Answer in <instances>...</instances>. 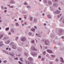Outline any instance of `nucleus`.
Returning <instances> with one entry per match:
<instances>
[{
  "label": "nucleus",
  "instance_id": "46",
  "mask_svg": "<svg viewBox=\"0 0 64 64\" xmlns=\"http://www.w3.org/2000/svg\"><path fill=\"white\" fill-rule=\"evenodd\" d=\"M42 15L43 16H44V14H43Z\"/></svg>",
  "mask_w": 64,
  "mask_h": 64
},
{
  "label": "nucleus",
  "instance_id": "28",
  "mask_svg": "<svg viewBox=\"0 0 64 64\" xmlns=\"http://www.w3.org/2000/svg\"><path fill=\"white\" fill-rule=\"evenodd\" d=\"M45 53H46V52H44L43 53V54H44Z\"/></svg>",
  "mask_w": 64,
  "mask_h": 64
},
{
  "label": "nucleus",
  "instance_id": "11",
  "mask_svg": "<svg viewBox=\"0 0 64 64\" xmlns=\"http://www.w3.org/2000/svg\"><path fill=\"white\" fill-rule=\"evenodd\" d=\"M9 28H6V31H7L8 30H9Z\"/></svg>",
  "mask_w": 64,
  "mask_h": 64
},
{
  "label": "nucleus",
  "instance_id": "61",
  "mask_svg": "<svg viewBox=\"0 0 64 64\" xmlns=\"http://www.w3.org/2000/svg\"><path fill=\"white\" fill-rule=\"evenodd\" d=\"M1 19V17H0V19Z\"/></svg>",
  "mask_w": 64,
  "mask_h": 64
},
{
  "label": "nucleus",
  "instance_id": "50",
  "mask_svg": "<svg viewBox=\"0 0 64 64\" xmlns=\"http://www.w3.org/2000/svg\"><path fill=\"white\" fill-rule=\"evenodd\" d=\"M22 26H24V24H22Z\"/></svg>",
  "mask_w": 64,
  "mask_h": 64
},
{
  "label": "nucleus",
  "instance_id": "47",
  "mask_svg": "<svg viewBox=\"0 0 64 64\" xmlns=\"http://www.w3.org/2000/svg\"><path fill=\"white\" fill-rule=\"evenodd\" d=\"M63 22L64 23V19L63 20Z\"/></svg>",
  "mask_w": 64,
  "mask_h": 64
},
{
  "label": "nucleus",
  "instance_id": "54",
  "mask_svg": "<svg viewBox=\"0 0 64 64\" xmlns=\"http://www.w3.org/2000/svg\"><path fill=\"white\" fill-rule=\"evenodd\" d=\"M1 22V20H0V22Z\"/></svg>",
  "mask_w": 64,
  "mask_h": 64
},
{
  "label": "nucleus",
  "instance_id": "44",
  "mask_svg": "<svg viewBox=\"0 0 64 64\" xmlns=\"http://www.w3.org/2000/svg\"><path fill=\"white\" fill-rule=\"evenodd\" d=\"M34 27L35 28H36V29L37 28V27H36V26H35Z\"/></svg>",
  "mask_w": 64,
  "mask_h": 64
},
{
  "label": "nucleus",
  "instance_id": "14",
  "mask_svg": "<svg viewBox=\"0 0 64 64\" xmlns=\"http://www.w3.org/2000/svg\"><path fill=\"white\" fill-rule=\"evenodd\" d=\"M48 3L49 4H52L51 2L50 1H49L48 2Z\"/></svg>",
  "mask_w": 64,
  "mask_h": 64
},
{
  "label": "nucleus",
  "instance_id": "31",
  "mask_svg": "<svg viewBox=\"0 0 64 64\" xmlns=\"http://www.w3.org/2000/svg\"><path fill=\"white\" fill-rule=\"evenodd\" d=\"M58 9L59 10H61V9H60V8H59Z\"/></svg>",
  "mask_w": 64,
  "mask_h": 64
},
{
  "label": "nucleus",
  "instance_id": "2",
  "mask_svg": "<svg viewBox=\"0 0 64 64\" xmlns=\"http://www.w3.org/2000/svg\"><path fill=\"white\" fill-rule=\"evenodd\" d=\"M60 59L61 62H62V63H63L64 62V61H63V58H60Z\"/></svg>",
  "mask_w": 64,
  "mask_h": 64
},
{
  "label": "nucleus",
  "instance_id": "4",
  "mask_svg": "<svg viewBox=\"0 0 64 64\" xmlns=\"http://www.w3.org/2000/svg\"><path fill=\"white\" fill-rule=\"evenodd\" d=\"M12 48L13 49H15L16 48V46L14 45H13L12 46Z\"/></svg>",
  "mask_w": 64,
  "mask_h": 64
},
{
  "label": "nucleus",
  "instance_id": "10",
  "mask_svg": "<svg viewBox=\"0 0 64 64\" xmlns=\"http://www.w3.org/2000/svg\"><path fill=\"white\" fill-rule=\"evenodd\" d=\"M28 59L29 60L31 61V60H32V58H29Z\"/></svg>",
  "mask_w": 64,
  "mask_h": 64
},
{
  "label": "nucleus",
  "instance_id": "19",
  "mask_svg": "<svg viewBox=\"0 0 64 64\" xmlns=\"http://www.w3.org/2000/svg\"><path fill=\"white\" fill-rule=\"evenodd\" d=\"M24 5H27V4L26 3V2H24Z\"/></svg>",
  "mask_w": 64,
  "mask_h": 64
},
{
  "label": "nucleus",
  "instance_id": "55",
  "mask_svg": "<svg viewBox=\"0 0 64 64\" xmlns=\"http://www.w3.org/2000/svg\"><path fill=\"white\" fill-rule=\"evenodd\" d=\"M53 5L54 6V5H55V4H54Z\"/></svg>",
  "mask_w": 64,
  "mask_h": 64
},
{
  "label": "nucleus",
  "instance_id": "38",
  "mask_svg": "<svg viewBox=\"0 0 64 64\" xmlns=\"http://www.w3.org/2000/svg\"><path fill=\"white\" fill-rule=\"evenodd\" d=\"M9 51H10V50H11V48H9Z\"/></svg>",
  "mask_w": 64,
  "mask_h": 64
},
{
  "label": "nucleus",
  "instance_id": "32",
  "mask_svg": "<svg viewBox=\"0 0 64 64\" xmlns=\"http://www.w3.org/2000/svg\"><path fill=\"white\" fill-rule=\"evenodd\" d=\"M8 49V48H6V50H7Z\"/></svg>",
  "mask_w": 64,
  "mask_h": 64
},
{
  "label": "nucleus",
  "instance_id": "57",
  "mask_svg": "<svg viewBox=\"0 0 64 64\" xmlns=\"http://www.w3.org/2000/svg\"><path fill=\"white\" fill-rule=\"evenodd\" d=\"M40 1H41V0H39Z\"/></svg>",
  "mask_w": 64,
  "mask_h": 64
},
{
  "label": "nucleus",
  "instance_id": "56",
  "mask_svg": "<svg viewBox=\"0 0 64 64\" xmlns=\"http://www.w3.org/2000/svg\"><path fill=\"white\" fill-rule=\"evenodd\" d=\"M1 28L0 27V30H1Z\"/></svg>",
  "mask_w": 64,
  "mask_h": 64
},
{
  "label": "nucleus",
  "instance_id": "64",
  "mask_svg": "<svg viewBox=\"0 0 64 64\" xmlns=\"http://www.w3.org/2000/svg\"><path fill=\"white\" fill-rule=\"evenodd\" d=\"M52 63V62H50V63Z\"/></svg>",
  "mask_w": 64,
  "mask_h": 64
},
{
  "label": "nucleus",
  "instance_id": "48",
  "mask_svg": "<svg viewBox=\"0 0 64 64\" xmlns=\"http://www.w3.org/2000/svg\"><path fill=\"white\" fill-rule=\"evenodd\" d=\"M9 35H10L11 34V33L10 32L9 33Z\"/></svg>",
  "mask_w": 64,
  "mask_h": 64
},
{
  "label": "nucleus",
  "instance_id": "18",
  "mask_svg": "<svg viewBox=\"0 0 64 64\" xmlns=\"http://www.w3.org/2000/svg\"><path fill=\"white\" fill-rule=\"evenodd\" d=\"M2 45H4V44H0V46H1Z\"/></svg>",
  "mask_w": 64,
  "mask_h": 64
},
{
  "label": "nucleus",
  "instance_id": "24",
  "mask_svg": "<svg viewBox=\"0 0 64 64\" xmlns=\"http://www.w3.org/2000/svg\"><path fill=\"white\" fill-rule=\"evenodd\" d=\"M32 55H33V56H35V55H36V53H35L34 54H33Z\"/></svg>",
  "mask_w": 64,
  "mask_h": 64
},
{
  "label": "nucleus",
  "instance_id": "35",
  "mask_svg": "<svg viewBox=\"0 0 64 64\" xmlns=\"http://www.w3.org/2000/svg\"><path fill=\"white\" fill-rule=\"evenodd\" d=\"M24 19H26V16H24Z\"/></svg>",
  "mask_w": 64,
  "mask_h": 64
},
{
  "label": "nucleus",
  "instance_id": "41",
  "mask_svg": "<svg viewBox=\"0 0 64 64\" xmlns=\"http://www.w3.org/2000/svg\"><path fill=\"white\" fill-rule=\"evenodd\" d=\"M18 39V37H16V39L17 40V39Z\"/></svg>",
  "mask_w": 64,
  "mask_h": 64
},
{
  "label": "nucleus",
  "instance_id": "7",
  "mask_svg": "<svg viewBox=\"0 0 64 64\" xmlns=\"http://www.w3.org/2000/svg\"><path fill=\"white\" fill-rule=\"evenodd\" d=\"M6 43V44H8V43H10V41H7Z\"/></svg>",
  "mask_w": 64,
  "mask_h": 64
},
{
  "label": "nucleus",
  "instance_id": "49",
  "mask_svg": "<svg viewBox=\"0 0 64 64\" xmlns=\"http://www.w3.org/2000/svg\"><path fill=\"white\" fill-rule=\"evenodd\" d=\"M6 10H5L4 11V12H5V13H6Z\"/></svg>",
  "mask_w": 64,
  "mask_h": 64
},
{
  "label": "nucleus",
  "instance_id": "60",
  "mask_svg": "<svg viewBox=\"0 0 64 64\" xmlns=\"http://www.w3.org/2000/svg\"><path fill=\"white\" fill-rule=\"evenodd\" d=\"M54 48H55V47H54Z\"/></svg>",
  "mask_w": 64,
  "mask_h": 64
},
{
  "label": "nucleus",
  "instance_id": "23",
  "mask_svg": "<svg viewBox=\"0 0 64 64\" xmlns=\"http://www.w3.org/2000/svg\"><path fill=\"white\" fill-rule=\"evenodd\" d=\"M10 2L11 3H13V1H11Z\"/></svg>",
  "mask_w": 64,
  "mask_h": 64
},
{
  "label": "nucleus",
  "instance_id": "26",
  "mask_svg": "<svg viewBox=\"0 0 64 64\" xmlns=\"http://www.w3.org/2000/svg\"><path fill=\"white\" fill-rule=\"evenodd\" d=\"M6 62H7V61H6V60H5V61H4V63H6Z\"/></svg>",
  "mask_w": 64,
  "mask_h": 64
},
{
  "label": "nucleus",
  "instance_id": "34",
  "mask_svg": "<svg viewBox=\"0 0 64 64\" xmlns=\"http://www.w3.org/2000/svg\"><path fill=\"white\" fill-rule=\"evenodd\" d=\"M62 39H64V36H62Z\"/></svg>",
  "mask_w": 64,
  "mask_h": 64
},
{
  "label": "nucleus",
  "instance_id": "21",
  "mask_svg": "<svg viewBox=\"0 0 64 64\" xmlns=\"http://www.w3.org/2000/svg\"><path fill=\"white\" fill-rule=\"evenodd\" d=\"M14 60H17L18 59V58H16L14 59Z\"/></svg>",
  "mask_w": 64,
  "mask_h": 64
},
{
  "label": "nucleus",
  "instance_id": "36",
  "mask_svg": "<svg viewBox=\"0 0 64 64\" xmlns=\"http://www.w3.org/2000/svg\"><path fill=\"white\" fill-rule=\"evenodd\" d=\"M44 26H46V24H44Z\"/></svg>",
  "mask_w": 64,
  "mask_h": 64
},
{
  "label": "nucleus",
  "instance_id": "40",
  "mask_svg": "<svg viewBox=\"0 0 64 64\" xmlns=\"http://www.w3.org/2000/svg\"><path fill=\"white\" fill-rule=\"evenodd\" d=\"M1 62H2V61H1V60H0V63H1Z\"/></svg>",
  "mask_w": 64,
  "mask_h": 64
},
{
  "label": "nucleus",
  "instance_id": "27",
  "mask_svg": "<svg viewBox=\"0 0 64 64\" xmlns=\"http://www.w3.org/2000/svg\"><path fill=\"white\" fill-rule=\"evenodd\" d=\"M41 56H38V58H41Z\"/></svg>",
  "mask_w": 64,
  "mask_h": 64
},
{
  "label": "nucleus",
  "instance_id": "5",
  "mask_svg": "<svg viewBox=\"0 0 64 64\" xmlns=\"http://www.w3.org/2000/svg\"><path fill=\"white\" fill-rule=\"evenodd\" d=\"M59 13H60V12H59V11L58 10L57 11H56V14H59Z\"/></svg>",
  "mask_w": 64,
  "mask_h": 64
},
{
  "label": "nucleus",
  "instance_id": "59",
  "mask_svg": "<svg viewBox=\"0 0 64 64\" xmlns=\"http://www.w3.org/2000/svg\"><path fill=\"white\" fill-rule=\"evenodd\" d=\"M12 8H13V6H12Z\"/></svg>",
  "mask_w": 64,
  "mask_h": 64
},
{
  "label": "nucleus",
  "instance_id": "20",
  "mask_svg": "<svg viewBox=\"0 0 64 64\" xmlns=\"http://www.w3.org/2000/svg\"><path fill=\"white\" fill-rule=\"evenodd\" d=\"M30 21H32V18H31L30 19Z\"/></svg>",
  "mask_w": 64,
  "mask_h": 64
},
{
  "label": "nucleus",
  "instance_id": "12",
  "mask_svg": "<svg viewBox=\"0 0 64 64\" xmlns=\"http://www.w3.org/2000/svg\"><path fill=\"white\" fill-rule=\"evenodd\" d=\"M32 34L31 33V32H30L28 33V34L29 35H31Z\"/></svg>",
  "mask_w": 64,
  "mask_h": 64
},
{
  "label": "nucleus",
  "instance_id": "39",
  "mask_svg": "<svg viewBox=\"0 0 64 64\" xmlns=\"http://www.w3.org/2000/svg\"><path fill=\"white\" fill-rule=\"evenodd\" d=\"M27 8H30V6H27Z\"/></svg>",
  "mask_w": 64,
  "mask_h": 64
},
{
  "label": "nucleus",
  "instance_id": "53",
  "mask_svg": "<svg viewBox=\"0 0 64 64\" xmlns=\"http://www.w3.org/2000/svg\"><path fill=\"white\" fill-rule=\"evenodd\" d=\"M25 24H26V22H25Z\"/></svg>",
  "mask_w": 64,
  "mask_h": 64
},
{
  "label": "nucleus",
  "instance_id": "52",
  "mask_svg": "<svg viewBox=\"0 0 64 64\" xmlns=\"http://www.w3.org/2000/svg\"><path fill=\"white\" fill-rule=\"evenodd\" d=\"M37 35H38V34H36V36H37Z\"/></svg>",
  "mask_w": 64,
  "mask_h": 64
},
{
  "label": "nucleus",
  "instance_id": "22",
  "mask_svg": "<svg viewBox=\"0 0 64 64\" xmlns=\"http://www.w3.org/2000/svg\"><path fill=\"white\" fill-rule=\"evenodd\" d=\"M33 50H35V51H37V50H36V49L35 48H33Z\"/></svg>",
  "mask_w": 64,
  "mask_h": 64
},
{
  "label": "nucleus",
  "instance_id": "13",
  "mask_svg": "<svg viewBox=\"0 0 64 64\" xmlns=\"http://www.w3.org/2000/svg\"><path fill=\"white\" fill-rule=\"evenodd\" d=\"M20 61H22V62L23 61V60H22V58H20Z\"/></svg>",
  "mask_w": 64,
  "mask_h": 64
},
{
  "label": "nucleus",
  "instance_id": "43",
  "mask_svg": "<svg viewBox=\"0 0 64 64\" xmlns=\"http://www.w3.org/2000/svg\"><path fill=\"white\" fill-rule=\"evenodd\" d=\"M4 9H7V8L5 7V8H4Z\"/></svg>",
  "mask_w": 64,
  "mask_h": 64
},
{
  "label": "nucleus",
  "instance_id": "15",
  "mask_svg": "<svg viewBox=\"0 0 64 64\" xmlns=\"http://www.w3.org/2000/svg\"><path fill=\"white\" fill-rule=\"evenodd\" d=\"M16 25L17 26H19V24H18V23H16Z\"/></svg>",
  "mask_w": 64,
  "mask_h": 64
},
{
  "label": "nucleus",
  "instance_id": "6",
  "mask_svg": "<svg viewBox=\"0 0 64 64\" xmlns=\"http://www.w3.org/2000/svg\"><path fill=\"white\" fill-rule=\"evenodd\" d=\"M31 30L32 31H33V32H34V31H35V29L34 28L31 29Z\"/></svg>",
  "mask_w": 64,
  "mask_h": 64
},
{
  "label": "nucleus",
  "instance_id": "51",
  "mask_svg": "<svg viewBox=\"0 0 64 64\" xmlns=\"http://www.w3.org/2000/svg\"><path fill=\"white\" fill-rule=\"evenodd\" d=\"M14 21H17V20H16V19H15Z\"/></svg>",
  "mask_w": 64,
  "mask_h": 64
},
{
  "label": "nucleus",
  "instance_id": "16",
  "mask_svg": "<svg viewBox=\"0 0 64 64\" xmlns=\"http://www.w3.org/2000/svg\"><path fill=\"white\" fill-rule=\"evenodd\" d=\"M11 53H10V54L11 55V56H13V55L12 54H11Z\"/></svg>",
  "mask_w": 64,
  "mask_h": 64
},
{
  "label": "nucleus",
  "instance_id": "1",
  "mask_svg": "<svg viewBox=\"0 0 64 64\" xmlns=\"http://www.w3.org/2000/svg\"><path fill=\"white\" fill-rule=\"evenodd\" d=\"M21 40L22 41H25L26 40V38H23Z\"/></svg>",
  "mask_w": 64,
  "mask_h": 64
},
{
  "label": "nucleus",
  "instance_id": "58",
  "mask_svg": "<svg viewBox=\"0 0 64 64\" xmlns=\"http://www.w3.org/2000/svg\"><path fill=\"white\" fill-rule=\"evenodd\" d=\"M46 49H47V48L46 47Z\"/></svg>",
  "mask_w": 64,
  "mask_h": 64
},
{
  "label": "nucleus",
  "instance_id": "3",
  "mask_svg": "<svg viewBox=\"0 0 64 64\" xmlns=\"http://www.w3.org/2000/svg\"><path fill=\"white\" fill-rule=\"evenodd\" d=\"M47 51L49 53H52V51L50 50H47Z\"/></svg>",
  "mask_w": 64,
  "mask_h": 64
},
{
  "label": "nucleus",
  "instance_id": "8",
  "mask_svg": "<svg viewBox=\"0 0 64 64\" xmlns=\"http://www.w3.org/2000/svg\"><path fill=\"white\" fill-rule=\"evenodd\" d=\"M3 36V35H1L0 34V38H1Z\"/></svg>",
  "mask_w": 64,
  "mask_h": 64
},
{
  "label": "nucleus",
  "instance_id": "17",
  "mask_svg": "<svg viewBox=\"0 0 64 64\" xmlns=\"http://www.w3.org/2000/svg\"><path fill=\"white\" fill-rule=\"evenodd\" d=\"M32 43H34V40H33L32 41Z\"/></svg>",
  "mask_w": 64,
  "mask_h": 64
},
{
  "label": "nucleus",
  "instance_id": "42",
  "mask_svg": "<svg viewBox=\"0 0 64 64\" xmlns=\"http://www.w3.org/2000/svg\"><path fill=\"white\" fill-rule=\"evenodd\" d=\"M56 61H58V59H56Z\"/></svg>",
  "mask_w": 64,
  "mask_h": 64
},
{
  "label": "nucleus",
  "instance_id": "25",
  "mask_svg": "<svg viewBox=\"0 0 64 64\" xmlns=\"http://www.w3.org/2000/svg\"><path fill=\"white\" fill-rule=\"evenodd\" d=\"M61 14H60L58 16V17H60V16H61Z\"/></svg>",
  "mask_w": 64,
  "mask_h": 64
},
{
  "label": "nucleus",
  "instance_id": "29",
  "mask_svg": "<svg viewBox=\"0 0 64 64\" xmlns=\"http://www.w3.org/2000/svg\"><path fill=\"white\" fill-rule=\"evenodd\" d=\"M18 63H19L20 64H22V63H21V62H19Z\"/></svg>",
  "mask_w": 64,
  "mask_h": 64
},
{
  "label": "nucleus",
  "instance_id": "9",
  "mask_svg": "<svg viewBox=\"0 0 64 64\" xmlns=\"http://www.w3.org/2000/svg\"><path fill=\"white\" fill-rule=\"evenodd\" d=\"M48 17L49 18H51V16H50V15H48Z\"/></svg>",
  "mask_w": 64,
  "mask_h": 64
},
{
  "label": "nucleus",
  "instance_id": "63",
  "mask_svg": "<svg viewBox=\"0 0 64 64\" xmlns=\"http://www.w3.org/2000/svg\"><path fill=\"white\" fill-rule=\"evenodd\" d=\"M13 44V43H12V44Z\"/></svg>",
  "mask_w": 64,
  "mask_h": 64
},
{
  "label": "nucleus",
  "instance_id": "33",
  "mask_svg": "<svg viewBox=\"0 0 64 64\" xmlns=\"http://www.w3.org/2000/svg\"><path fill=\"white\" fill-rule=\"evenodd\" d=\"M52 57H54V56L53 55H52Z\"/></svg>",
  "mask_w": 64,
  "mask_h": 64
},
{
  "label": "nucleus",
  "instance_id": "45",
  "mask_svg": "<svg viewBox=\"0 0 64 64\" xmlns=\"http://www.w3.org/2000/svg\"><path fill=\"white\" fill-rule=\"evenodd\" d=\"M1 7H2V9H3V6H2Z\"/></svg>",
  "mask_w": 64,
  "mask_h": 64
},
{
  "label": "nucleus",
  "instance_id": "30",
  "mask_svg": "<svg viewBox=\"0 0 64 64\" xmlns=\"http://www.w3.org/2000/svg\"><path fill=\"white\" fill-rule=\"evenodd\" d=\"M44 60V59L43 58H42V61H43V60Z\"/></svg>",
  "mask_w": 64,
  "mask_h": 64
},
{
  "label": "nucleus",
  "instance_id": "62",
  "mask_svg": "<svg viewBox=\"0 0 64 64\" xmlns=\"http://www.w3.org/2000/svg\"><path fill=\"white\" fill-rule=\"evenodd\" d=\"M30 28V27H29Z\"/></svg>",
  "mask_w": 64,
  "mask_h": 64
},
{
  "label": "nucleus",
  "instance_id": "37",
  "mask_svg": "<svg viewBox=\"0 0 64 64\" xmlns=\"http://www.w3.org/2000/svg\"><path fill=\"white\" fill-rule=\"evenodd\" d=\"M20 20H21V18H19Z\"/></svg>",
  "mask_w": 64,
  "mask_h": 64
}]
</instances>
